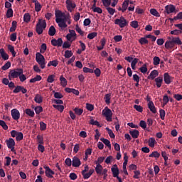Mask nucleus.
<instances>
[{
  "mask_svg": "<svg viewBox=\"0 0 182 182\" xmlns=\"http://www.w3.org/2000/svg\"><path fill=\"white\" fill-rule=\"evenodd\" d=\"M0 54L4 60H8V59H9V55L5 53V50L4 48L0 49Z\"/></svg>",
  "mask_w": 182,
  "mask_h": 182,
  "instance_id": "nucleus-19",
  "label": "nucleus"
},
{
  "mask_svg": "<svg viewBox=\"0 0 182 182\" xmlns=\"http://www.w3.org/2000/svg\"><path fill=\"white\" fill-rule=\"evenodd\" d=\"M36 60L40 65L41 69H45V57L41 53L36 54Z\"/></svg>",
  "mask_w": 182,
  "mask_h": 182,
  "instance_id": "nucleus-5",
  "label": "nucleus"
},
{
  "mask_svg": "<svg viewBox=\"0 0 182 182\" xmlns=\"http://www.w3.org/2000/svg\"><path fill=\"white\" fill-rule=\"evenodd\" d=\"M37 140L39 144H43V136L42 135H38Z\"/></svg>",
  "mask_w": 182,
  "mask_h": 182,
  "instance_id": "nucleus-63",
  "label": "nucleus"
},
{
  "mask_svg": "<svg viewBox=\"0 0 182 182\" xmlns=\"http://www.w3.org/2000/svg\"><path fill=\"white\" fill-rule=\"evenodd\" d=\"M8 49L12 54L13 58H15L16 56V52H15V48H14L13 46L9 45Z\"/></svg>",
  "mask_w": 182,
  "mask_h": 182,
  "instance_id": "nucleus-30",
  "label": "nucleus"
},
{
  "mask_svg": "<svg viewBox=\"0 0 182 182\" xmlns=\"http://www.w3.org/2000/svg\"><path fill=\"white\" fill-rule=\"evenodd\" d=\"M111 171L112 173H113V177L119 176V168H117V165H114V166L112 167Z\"/></svg>",
  "mask_w": 182,
  "mask_h": 182,
  "instance_id": "nucleus-18",
  "label": "nucleus"
},
{
  "mask_svg": "<svg viewBox=\"0 0 182 182\" xmlns=\"http://www.w3.org/2000/svg\"><path fill=\"white\" fill-rule=\"evenodd\" d=\"M55 33H56V28H55V26H51L48 30V35L50 36H55Z\"/></svg>",
  "mask_w": 182,
  "mask_h": 182,
  "instance_id": "nucleus-26",
  "label": "nucleus"
},
{
  "mask_svg": "<svg viewBox=\"0 0 182 182\" xmlns=\"http://www.w3.org/2000/svg\"><path fill=\"white\" fill-rule=\"evenodd\" d=\"M156 85V87L160 88L161 87V85L163 83V77H158L155 78Z\"/></svg>",
  "mask_w": 182,
  "mask_h": 182,
  "instance_id": "nucleus-20",
  "label": "nucleus"
},
{
  "mask_svg": "<svg viewBox=\"0 0 182 182\" xmlns=\"http://www.w3.org/2000/svg\"><path fill=\"white\" fill-rule=\"evenodd\" d=\"M46 28V21L43 19H39L38 23L36 24V31L38 35H42L43 33V29Z\"/></svg>",
  "mask_w": 182,
  "mask_h": 182,
  "instance_id": "nucleus-4",
  "label": "nucleus"
},
{
  "mask_svg": "<svg viewBox=\"0 0 182 182\" xmlns=\"http://www.w3.org/2000/svg\"><path fill=\"white\" fill-rule=\"evenodd\" d=\"M96 36H97V32H92V33H89L87 35V38L88 39H95V38H96Z\"/></svg>",
  "mask_w": 182,
  "mask_h": 182,
  "instance_id": "nucleus-49",
  "label": "nucleus"
},
{
  "mask_svg": "<svg viewBox=\"0 0 182 182\" xmlns=\"http://www.w3.org/2000/svg\"><path fill=\"white\" fill-rule=\"evenodd\" d=\"M134 109H135L136 112H139V113H141L143 112V107L140 105H134Z\"/></svg>",
  "mask_w": 182,
  "mask_h": 182,
  "instance_id": "nucleus-56",
  "label": "nucleus"
},
{
  "mask_svg": "<svg viewBox=\"0 0 182 182\" xmlns=\"http://www.w3.org/2000/svg\"><path fill=\"white\" fill-rule=\"evenodd\" d=\"M46 49H48V47L46 46V43H43L41 46L40 53H43L44 52H46Z\"/></svg>",
  "mask_w": 182,
  "mask_h": 182,
  "instance_id": "nucleus-46",
  "label": "nucleus"
},
{
  "mask_svg": "<svg viewBox=\"0 0 182 182\" xmlns=\"http://www.w3.org/2000/svg\"><path fill=\"white\" fill-rule=\"evenodd\" d=\"M115 25H119V28H124L125 26H127V23H129V21L124 18V17L121 16L119 18H117L114 20Z\"/></svg>",
  "mask_w": 182,
  "mask_h": 182,
  "instance_id": "nucleus-6",
  "label": "nucleus"
},
{
  "mask_svg": "<svg viewBox=\"0 0 182 182\" xmlns=\"http://www.w3.org/2000/svg\"><path fill=\"white\" fill-rule=\"evenodd\" d=\"M106 130L108 132V134L111 139H114L116 136L114 135V133H113V131L112 129H109V127L106 128Z\"/></svg>",
  "mask_w": 182,
  "mask_h": 182,
  "instance_id": "nucleus-44",
  "label": "nucleus"
},
{
  "mask_svg": "<svg viewBox=\"0 0 182 182\" xmlns=\"http://www.w3.org/2000/svg\"><path fill=\"white\" fill-rule=\"evenodd\" d=\"M23 21H24V22H26L27 23H28V22H30V21H31V14H29V13H26V14H24Z\"/></svg>",
  "mask_w": 182,
  "mask_h": 182,
  "instance_id": "nucleus-41",
  "label": "nucleus"
},
{
  "mask_svg": "<svg viewBox=\"0 0 182 182\" xmlns=\"http://www.w3.org/2000/svg\"><path fill=\"white\" fill-rule=\"evenodd\" d=\"M150 14L156 16V18H160V14L156 9H150Z\"/></svg>",
  "mask_w": 182,
  "mask_h": 182,
  "instance_id": "nucleus-27",
  "label": "nucleus"
},
{
  "mask_svg": "<svg viewBox=\"0 0 182 182\" xmlns=\"http://www.w3.org/2000/svg\"><path fill=\"white\" fill-rule=\"evenodd\" d=\"M17 25L18 22H16V21H14L12 22V26L10 28V32H15V31H16Z\"/></svg>",
  "mask_w": 182,
  "mask_h": 182,
  "instance_id": "nucleus-36",
  "label": "nucleus"
},
{
  "mask_svg": "<svg viewBox=\"0 0 182 182\" xmlns=\"http://www.w3.org/2000/svg\"><path fill=\"white\" fill-rule=\"evenodd\" d=\"M100 140L104 143V144H105V146H107V148L109 149H112V144H110V141H109V139L101 138Z\"/></svg>",
  "mask_w": 182,
  "mask_h": 182,
  "instance_id": "nucleus-25",
  "label": "nucleus"
},
{
  "mask_svg": "<svg viewBox=\"0 0 182 182\" xmlns=\"http://www.w3.org/2000/svg\"><path fill=\"white\" fill-rule=\"evenodd\" d=\"M42 80V77L39 75H37L34 78L30 80V83H35L36 82H39Z\"/></svg>",
  "mask_w": 182,
  "mask_h": 182,
  "instance_id": "nucleus-29",
  "label": "nucleus"
},
{
  "mask_svg": "<svg viewBox=\"0 0 182 182\" xmlns=\"http://www.w3.org/2000/svg\"><path fill=\"white\" fill-rule=\"evenodd\" d=\"M6 142L9 149L10 147H15V140H14V139L10 138L9 140H6Z\"/></svg>",
  "mask_w": 182,
  "mask_h": 182,
  "instance_id": "nucleus-22",
  "label": "nucleus"
},
{
  "mask_svg": "<svg viewBox=\"0 0 182 182\" xmlns=\"http://www.w3.org/2000/svg\"><path fill=\"white\" fill-rule=\"evenodd\" d=\"M103 161L102 160H98L96 161V168H95V171L97 174H101V171L103 170V166H101V163H102Z\"/></svg>",
  "mask_w": 182,
  "mask_h": 182,
  "instance_id": "nucleus-12",
  "label": "nucleus"
},
{
  "mask_svg": "<svg viewBox=\"0 0 182 182\" xmlns=\"http://www.w3.org/2000/svg\"><path fill=\"white\" fill-rule=\"evenodd\" d=\"M6 16L7 18H12L14 16V11L12 9H9L6 12Z\"/></svg>",
  "mask_w": 182,
  "mask_h": 182,
  "instance_id": "nucleus-50",
  "label": "nucleus"
},
{
  "mask_svg": "<svg viewBox=\"0 0 182 182\" xmlns=\"http://www.w3.org/2000/svg\"><path fill=\"white\" fill-rule=\"evenodd\" d=\"M23 139V134L22 132H18V134H17V136L16 137V140L17 141H21V140Z\"/></svg>",
  "mask_w": 182,
  "mask_h": 182,
  "instance_id": "nucleus-58",
  "label": "nucleus"
},
{
  "mask_svg": "<svg viewBox=\"0 0 182 182\" xmlns=\"http://www.w3.org/2000/svg\"><path fill=\"white\" fill-rule=\"evenodd\" d=\"M65 3L67 5V9L70 12H72V10L76 8V4L73 3L72 0H66Z\"/></svg>",
  "mask_w": 182,
  "mask_h": 182,
  "instance_id": "nucleus-9",
  "label": "nucleus"
},
{
  "mask_svg": "<svg viewBox=\"0 0 182 182\" xmlns=\"http://www.w3.org/2000/svg\"><path fill=\"white\" fill-rule=\"evenodd\" d=\"M48 83H53L55 82V75H50L47 78Z\"/></svg>",
  "mask_w": 182,
  "mask_h": 182,
  "instance_id": "nucleus-43",
  "label": "nucleus"
},
{
  "mask_svg": "<svg viewBox=\"0 0 182 182\" xmlns=\"http://www.w3.org/2000/svg\"><path fill=\"white\" fill-rule=\"evenodd\" d=\"M11 68V63L8 61L3 67H1L2 70H8Z\"/></svg>",
  "mask_w": 182,
  "mask_h": 182,
  "instance_id": "nucleus-51",
  "label": "nucleus"
},
{
  "mask_svg": "<svg viewBox=\"0 0 182 182\" xmlns=\"http://www.w3.org/2000/svg\"><path fill=\"white\" fill-rule=\"evenodd\" d=\"M102 2L104 6H110V4H112V0H102Z\"/></svg>",
  "mask_w": 182,
  "mask_h": 182,
  "instance_id": "nucleus-57",
  "label": "nucleus"
},
{
  "mask_svg": "<svg viewBox=\"0 0 182 182\" xmlns=\"http://www.w3.org/2000/svg\"><path fill=\"white\" fill-rule=\"evenodd\" d=\"M74 112H75V114H77V116H82V114L83 113V109H80L78 107H75L74 109Z\"/></svg>",
  "mask_w": 182,
  "mask_h": 182,
  "instance_id": "nucleus-35",
  "label": "nucleus"
},
{
  "mask_svg": "<svg viewBox=\"0 0 182 182\" xmlns=\"http://www.w3.org/2000/svg\"><path fill=\"white\" fill-rule=\"evenodd\" d=\"M110 94H106L104 99L105 100V103H107V105H110Z\"/></svg>",
  "mask_w": 182,
  "mask_h": 182,
  "instance_id": "nucleus-53",
  "label": "nucleus"
},
{
  "mask_svg": "<svg viewBox=\"0 0 182 182\" xmlns=\"http://www.w3.org/2000/svg\"><path fill=\"white\" fill-rule=\"evenodd\" d=\"M86 109H87V110H89L90 112H92V110L95 109V106H93V105H92V104L87 103Z\"/></svg>",
  "mask_w": 182,
  "mask_h": 182,
  "instance_id": "nucleus-55",
  "label": "nucleus"
},
{
  "mask_svg": "<svg viewBox=\"0 0 182 182\" xmlns=\"http://www.w3.org/2000/svg\"><path fill=\"white\" fill-rule=\"evenodd\" d=\"M139 70H140V72H141V73H146V72H147V65H146V64H144L143 65H142V67H141L140 68H139Z\"/></svg>",
  "mask_w": 182,
  "mask_h": 182,
  "instance_id": "nucleus-52",
  "label": "nucleus"
},
{
  "mask_svg": "<svg viewBox=\"0 0 182 182\" xmlns=\"http://www.w3.org/2000/svg\"><path fill=\"white\" fill-rule=\"evenodd\" d=\"M75 30L77 32H78L80 33V35L81 36H83L85 35V32H83V31H82V28H80V27H79V24H76Z\"/></svg>",
  "mask_w": 182,
  "mask_h": 182,
  "instance_id": "nucleus-42",
  "label": "nucleus"
},
{
  "mask_svg": "<svg viewBox=\"0 0 182 182\" xmlns=\"http://www.w3.org/2000/svg\"><path fill=\"white\" fill-rule=\"evenodd\" d=\"M11 116L14 120H19V117H21V113H19V111L18 109H13L11 110Z\"/></svg>",
  "mask_w": 182,
  "mask_h": 182,
  "instance_id": "nucleus-11",
  "label": "nucleus"
},
{
  "mask_svg": "<svg viewBox=\"0 0 182 182\" xmlns=\"http://www.w3.org/2000/svg\"><path fill=\"white\" fill-rule=\"evenodd\" d=\"M80 164L81 163L80 160H73L72 163L73 167H76V168L80 167Z\"/></svg>",
  "mask_w": 182,
  "mask_h": 182,
  "instance_id": "nucleus-45",
  "label": "nucleus"
},
{
  "mask_svg": "<svg viewBox=\"0 0 182 182\" xmlns=\"http://www.w3.org/2000/svg\"><path fill=\"white\" fill-rule=\"evenodd\" d=\"M32 2L35 4V11L36 12H39L42 9V6L41 3L36 0H32Z\"/></svg>",
  "mask_w": 182,
  "mask_h": 182,
  "instance_id": "nucleus-17",
  "label": "nucleus"
},
{
  "mask_svg": "<svg viewBox=\"0 0 182 182\" xmlns=\"http://www.w3.org/2000/svg\"><path fill=\"white\" fill-rule=\"evenodd\" d=\"M26 114H27L28 116H30V117H34L35 116V112H33V110L31 109H26Z\"/></svg>",
  "mask_w": 182,
  "mask_h": 182,
  "instance_id": "nucleus-31",
  "label": "nucleus"
},
{
  "mask_svg": "<svg viewBox=\"0 0 182 182\" xmlns=\"http://www.w3.org/2000/svg\"><path fill=\"white\" fill-rule=\"evenodd\" d=\"M34 101L36 102V103L41 104L43 102V97H41V95L37 94V95H36V97L34 98Z\"/></svg>",
  "mask_w": 182,
  "mask_h": 182,
  "instance_id": "nucleus-23",
  "label": "nucleus"
},
{
  "mask_svg": "<svg viewBox=\"0 0 182 182\" xmlns=\"http://www.w3.org/2000/svg\"><path fill=\"white\" fill-rule=\"evenodd\" d=\"M53 92H54V97L55 99H62L63 97V95H62V93L55 92V91H53Z\"/></svg>",
  "mask_w": 182,
  "mask_h": 182,
  "instance_id": "nucleus-61",
  "label": "nucleus"
},
{
  "mask_svg": "<svg viewBox=\"0 0 182 182\" xmlns=\"http://www.w3.org/2000/svg\"><path fill=\"white\" fill-rule=\"evenodd\" d=\"M148 143L149 147H154V144H156V139L153 137L149 138Z\"/></svg>",
  "mask_w": 182,
  "mask_h": 182,
  "instance_id": "nucleus-39",
  "label": "nucleus"
},
{
  "mask_svg": "<svg viewBox=\"0 0 182 182\" xmlns=\"http://www.w3.org/2000/svg\"><path fill=\"white\" fill-rule=\"evenodd\" d=\"M102 115L106 117L107 122H112V116H113V113L109 107H106L105 109L102 110Z\"/></svg>",
  "mask_w": 182,
  "mask_h": 182,
  "instance_id": "nucleus-7",
  "label": "nucleus"
},
{
  "mask_svg": "<svg viewBox=\"0 0 182 182\" xmlns=\"http://www.w3.org/2000/svg\"><path fill=\"white\" fill-rule=\"evenodd\" d=\"M65 13H63L60 10H55V22L62 28H68V24L65 23V20L63 19Z\"/></svg>",
  "mask_w": 182,
  "mask_h": 182,
  "instance_id": "nucleus-1",
  "label": "nucleus"
},
{
  "mask_svg": "<svg viewBox=\"0 0 182 182\" xmlns=\"http://www.w3.org/2000/svg\"><path fill=\"white\" fill-rule=\"evenodd\" d=\"M139 42L141 45H147V43H149V40H147V38L144 37V38H141L139 40Z\"/></svg>",
  "mask_w": 182,
  "mask_h": 182,
  "instance_id": "nucleus-37",
  "label": "nucleus"
},
{
  "mask_svg": "<svg viewBox=\"0 0 182 182\" xmlns=\"http://www.w3.org/2000/svg\"><path fill=\"white\" fill-rule=\"evenodd\" d=\"M63 44V41L62 40V38H59L58 40L53 38L51 40V45L53 46H58L60 47Z\"/></svg>",
  "mask_w": 182,
  "mask_h": 182,
  "instance_id": "nucleus-10",
  "label": "nucleus"
},
{
  "mask_svg": "<svg viewBox=\"0 0 182 182\" xmlns=\"http://www.w3.org/2000/svg\"><path fill=\"white\" fill-rule=\"evenodd\" d=\"M149 157H154L155 159H159V157H160V153L156 151H154L149 155Z\"/></svg>",
  "mask_w": 182,
  "mask_h": 182,
  "instance_id": "nucleus-48",
  "label": "nucleus"
},
{
  "mask_svg": "<svg viewBox=\"0 0 182 182\" xmlns=\"http://www.w3.org/2000/svg\"><path fill=\"white\" fill-rule=\"evenodd\" d=\"M176 45H182L181 39L180 37H172L171 41H167L165 43L166 49H173Z\"/></svg>",
  "mask_w": 182,
  "mask_h": 182,
  "instance_id": "nucleus-2",
  "label": "nucleus"
},
{
  "mask_svg": "<svg viewBox=\"0 0 182 182\" xmlns=\"http://www.w3.org/2000/svg\"><path fill=\"white\" fill-rule=\"evenodd\" d=\"M164 80L166 85H170L171 83V77L168 73H166L164 75Z\"/></svg>",
  "mask_w": 182,
  "mask_h": 182,
  "instance_id": "nucleus-15",
  "label": "nucleus"
},
{
  "mask_svg": "<svg viewBox=\"0 0 182 182\" xmlns=\"http://www.w3.org/2000/svg\"><path fill=\"white\" fill-rule=\"evenodd\" d=\"M64 56L67 59H69V58H72V56H73V53H72V50H67L65 52Z\"/></svg>",
  "mask_w": 182,
  "mask_h": 182,
  "instance_id": "nucleus-38",
  "label": "nucleus"
},
{
  "mask_svg": "<svg viewBox=\"0 0 182 182\" xmlns=\"http://www.w3.org/2000/svg\"><path fill=\"white\" fill-rule=\"evenodd\" d=\"M130 25L134 29H137V28H139V22L137 21H132Z\"/></svg>",
  "mask_w": 182,
  "mask_h": 182,
  "instance_id": "nucleus-47",
  "label": "nucleus"
},
{
  "mask_svg": "<svg viewBox=\"0 0 182 182\" xmlns=\"http://www.w3.org/2000/svg\"><path fill=\"white\" fill-rule=\"evenodd\" d=\"M107 11L109 14V15H114V12H116V9L112 8V7H107Z\"/></svg>",
  "mask_w": 182,
  "mask_h": 182,
  "instance_id": "nucleus-59",
  "label": "nucleus"
},
{
  "mask_svg": "<svg viewBox=\"0 0 182 182\" xmlns=\"http://www.w3.org/2000/svg\"><path fill=\"white\" fill-rule=\"evenodd\" d=\"M165 11L166 12V14H173V12H174V11H176V6H174L173 5H167L165 7Z\"/></svg>",
  "mask_w": 182,
  "mask_h": 182,
  "instance_id": "nucleus-13",
  "label": "nucleus"
},
{
  "mask_svg": "<svg viewBox=\"0 0 182 182\" xmlns=\"http://www.w3.org/2000/svg\"><path fill=\"white\" fill-rule=\"evenodd\" d=\"M53 107H54V109H56L57 110H58V112H60V113H62V112H63V110H65V107L63 105H53Z\"/></svg>",
  "mask_w": 182,
  "mask_h": 182,
  "instance_id": "nucleus-32",
  "label": "nucleus"
},
{
  "mask_svg": "<svg viewBox=\"0 0 182 182\" xmlns=\"http://www.w3.org/2000/svg\"><path fill=\"white\" fill-rule=\"evenodd\" d=\"M173 97L174 99H176V100H178V102H180V100H182V95L180 94L173 95Z\"/></svg>",
  "mask_w": 182,
  "mask_h": 182,
  "instance_id": "nucleus-64",
  "label": "nucleus"
},
{
  "mask_svg": "<svg viewBox=\"0 0 182 182\" xmlns=\"http://www.w3.org/2000/svg\"><path fill=\"white\" fill-rule=\"evenodd\" d=\"M129 134H131L133 139H137L140 136V132L137 129L130 130Z\"/></svg>",
  "mask_w": 182,
  "mask_h": 182,
  "instance_id": "nucleus-16",
  "label": "nucleus"
},
{
  "mask_svg": "<svg viewBox=\"0 0 182 182\" xmlns=\"http://www.w3.org/2000/svg\"><path fill=\"white\" fill-rule=\"evenodd\" d=\"M58 65H59V61H58V60H54L53 61H50L48 64V67L54 66V68H56Z\"/></svg>",
  "mask_w": 182,
  "mask_h": 182,
  "instance_id": "nucleus-33",
  "label": "nucleus"
},
{
  "mask_svg": "<svg viewBox=\"0 0 182 182\" xmlns=\"http://www.w3.org/2000/svg\"><path fill=\"white\" fill-rule=\"evenodd\" d=\"M34 110L36 114H40L41 113H42V112H43V108L42 107V106H37L34 108Z\"/></svg>",
  "mask_w": 182,
  "mask_h": 182,
  "instance_id": "nucleus-40",
  "label": "nucleus"
},
{
  "mask_svg": "<svg viewBox=\"0 0 182 182\" xmlns=\"http://www.w3.org/2000/svg\"><path fill=\"white\" fill-rule=\"evenodd\" d=\"M181 33H182L181 30L175 29L171 31V35H181Z\"/></svg>",
  "mask_w": 182,
  "mask_h": 182,
  "instance_id": "nucleus-60",
  "label": "nucleus"
},
{
  "mask_svg": "<svg viewBox=\"0 0 182 182\" xmlns=\"http://www.w3.org/2000/svg\"><path fill=\"white\" fill-rule=\"evenodd\" d=\"M43 168L46 169V176L50 178H53V176L55 175V172L51 170L49 166H44Z\"/></svg>",
  "mask_w": 182,
  "mask_h": 182,
  "instance_id": "nucleus-8",
  "label": "nucleus"
},
{
  "mask_svg": "<svg viewBox=\"0 0 182 182\" xmlns=\"http://www.w3.org/2000/svg\"><path fill=\"white\" fill-rule=\"evenodd\" d=\"M159 76V71L157 70H154L151 72L150 75L147 77V79H151V80H154V79H156Z\"/></svg>",
  "mask_w": 182,
  "mask_h": 182,
  "instance_id": "nucleus-14",
  "label": "nucleus"
},
{
  "mask_svg": "<svg viewBox=\"0 0 182 182\" xmlns=\"http://www.w3.org/2000/svg\"><path fill=\"white\" fill-rule=\"evenodd\" d=\"M148 107L152 113H156V107L154 106V103L153 102V101H150L148 103Z\"/></svg>",
  "mask_w": 182,
  "mask_h": 182,
  "instance_id": "nucleus-21",
  "label": "nucleus"
},
{
  "mask_svg": "<svg viewBox=\"0 0 182 182\" xmlns=\"http://www.w3.org/2000/svg\"><path fill=\"white\" fill-rule=\"evenodd\" d=\"M0 126L4 129V130H8V125L4 120H0Z\"/></svg>",
  "mask_w": 182,
  "mask_h": 182,
  "instance_id": "nucleus-54",
  "label": "nucleus"
},
{
  "mask_svg": "<svg viewBox=\"0 0 182 182\" xmlns=\"http://www.w3.org/2000/svg\"><path fill=\"white\" fill-rule=\"evenodd\" d=\"M153 60H154L153 65L154 66H159V65H160V58L159 57H157V56L154 57Z\"/></svg>",
  "mask_w": 182,
  "mask_h": 182,
  "instance_id": "nucleus-34",
  "label": "nucleus"
},
{
  "mask_svg": "<svg viewBox=\"0 0 182 182\" xmlns=\"http://www.w3.org/2000/svg\"><path fill=\"white\" fill-rule=\"evenodd\" d=\"M129 0H124L122 3V12H126L129 6Z\"/></svg>",
  "mask_w": 182,
  "mask_h": 182,
  "instance_id": "nucleus-28",
  "label": "nucleus"
},
{
  "mask_svg": "<svg viewBox=\"0 0 182 182\" xmlns=\"http://www.w3.org/2000/svg\"><path fill=\"white\" fill-rule=\"evenodd\" d=\"M23 73V69L22 68H16L11 70L9 73V79L12 80V79H16V77H19L20 75Z\"/></svg>",
  "mask_w": 182,
  "mask_h": 182,
  "instance_id": "nucleus-3",
  "label": "nucleus"
},
{
  "mask_svg": "<svg viewBox=\"0 0 182 182\" xmlns=\"http://www.w3.org/2000/svg\"><path fill=\"white\" fill-rule=\"evenodd\" d=\"M60 80L61 86H63V87H66V86L68 85V80H66V78H65L63 75H61L60 77Z\"/></svg>",
  "mask_w": 182,
  "mask_h": 182,
  "instance_id": "nucleus-24",
  "label": "nucleus"
},
{
  "mask_svg": "<svg viewBox=\"0 0 182 182\" xmlns=\"http://www.w3.org/2000/svg\"><path fill=\"white\" fill-rule=\"evenodd\" d=\"M139 126H140V127H141L142 129H146V128L147 127V124L146 123L145 121L141 120V121H140V122H139Z\"/></svg>",
  "mask_w": 182,
  "mask_h": 182,
  "instance_id": "nucleus-62",
  "label": "nucleus"
}]
</instances>
